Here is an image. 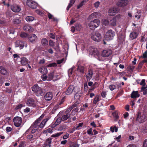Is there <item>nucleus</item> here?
<instances>
[{"mask_svg":"<svg viewBox=\"0 0 147 147\" xmlns=\"http://www.w3.org/2000/svg\"><path fill=\"white\" fill-rule=\"evenodd\" d=\"M49 119V118H47L43 119L39 125H38L39 128H43L45 125L46 123Z\"/></svg>","mask_w":147,"mask_h":147,"instance_id":"24","label":"nucleus"},{"mask_svg":"<svg viewBox=\"0 0 147 147\" xmlns=\"http://www.w3.org/2000/svg\"><path fill=\"white\" fill-rule=\"evenodd\" d=\"M75 95L74 97V98L75 100H78L80 97V95L78 94L77 93H75Z\"/></svg>","mask_w":147,"mask_h":147,"instance_id":"46","label":"nucleus"},{"mask_svg":"<svg viewBox=\"0 0 147 147\" xmlns=\"http://www.w3.org/2000/svg\"><path fill=\"white\" fill-rule=\"evenodd\" d=\"M88 89V86L87 85V82H85L84 85V91L87 92Z\"/></svg>","mask_w":147,"mask_h":147,"instance_id":"47","label":"nucleus"},{"mask_svg":"<svg viewBox=\"0 0 147 147\" xmlns=\"http://www.w3.org/2000/svg\"><path fill=\"white\" fill-rule=\"evenodd\" d=\"M55 119H56V120L54 123V124L55 125L54 127L59 125L62 121L61 118L59 117V115H57V118L56 117Z\"/></svg>","mask_w":147,"mask_h":147,"instance_id":"28","label":"nucleus"},{"mask_svg":"<svg viewBox=\"0 0 147 147\" xmlns=\"http://www.w3.org/2000/svg\"><path fill=\"white\" fill-rule=\"evenodd\" d=\"M123 90H122L121 91L119 92L116 96V98L119 97L120 96H121L123 93Z\"/></svg>","mask_w":147,"mask_h":147,"instance_id":"57","label":"nucleus"},{"mask_svg":"<svg viewBox=\"0 0 147 147\" xmlns=\"http://www.w3.org/2000/svg\"><path fill=\"white\" fill-rule=\"evenodd\" d=\"M98 83L97 82H96L93 84L92 86L94 88H96L98 87Z\"/></svg>","mask_w":147,"mask_h":147,"instance_id":"62","label":"nucleus"},{"mask_svg":"<svg viewBox=\"0 0 147 147\" xmlns=\"http://www.w3.org/2000/svg\"><path fill=\"white\" fill-rule=\"evenodd\" d=\"M145 79H142L141 82L140 83V84L141 85L143 86H145L146 85L145 83Z\"/></svg>","mask_w":147,"mask_h":147,"instance_id":"60","label":"nucleus"},{"mask_svg":"<svg viewBox=\"0 0 147 147\" xmlns=\"http://www.w3.org/2000/svg\"><path fill=\"white\" fill-rule=\"evenodd\" d=\"M109 18L107 20L105 19L103 20V23L104 24L105 26H107L108 25H109Z\"/></svg>","mask_w":147,"mask_h":147,"instance_id":"51","label":"nucleus"},{"mask_svg":"<svg viewBox=\"0 0 147 147\" xmlns=\"http://www.w3.org/2000/svg\"><path fill=\"white\" fill-rule=\"evenodd\" d=\"M55 44V42H53L52 40H50L49 41V45L53 47Z\"/></svg>","mask_w":147,"mask_h":147,"instance_id":"52","label":"nucleus"},{"mask_svg":"<svg viewBox=\"0 0 147 147\" xmlns=\"http://www.w3.org/2000/svg\"><path fill=\"white\" fill-rule=\"evenodd\" d=\"M100 21L99 20L96 19L94 20L91 21L88 24V26L92 30H94L99 25Z\"/></svg>","mask_w":147,"mask_h":147,"instance_id":"5","label":"nucleus"},{"mask_svg":"<svg viewBox=\"0 0 147 147\" xmlns=\"http://www.w3.org/2000/svg\"><path fill=\"white\" fill-rule=\"evenodd\" d=\"M52 138H49L47 139L44 144L42 145V147H51L52 143Z\"/></svg>","mask_w":147,"mask_h":147,"instance_id":"16","label":"nucleus"},{"mask_svg":"<svg viewBox=\"0 0 147 147\" xmlns=\"http://www.w3.org/2000/svg\"><path fill=\"white\" fill-rule=\"evenodd\" d=\"M13 23L15 24H19L20 22V20L18 19H14L13 20Z\"/></svg>","mask_w":147,"mask_h":147,"instance_id":"44","label":"nucleus"},{"mask_svg":"<svg viewBox=\"0 0 147 147\" xmlns=\"http://www.w3.org/2000/svg\"><path fill=\"white\" fill-rule=\"evenodd\" d=\"M19 147H24L26 146L25 143L24 141H22L21 142L19 145Z\"/></svg>","mask_w":147,"mask_h":147,"instance_id":"48","label":"nucleus"},{"mask_svg":"<svg viewBox=\"0 0 147 147\" xmlns=\"http://www.w3.org/2000/svg\"><path fill=\"white\" fill-rule=\"evenodd\" d=\"M28 34L25 32H22L20 34V36L23 38H25L26 37H28Z\"/></svg>","mask_w":147,"mask_h":147,"instance_id":"40","label":"nucleus"},{"mask_svg":"<svg viewBox=\"0 0 147 147\" xmlns=\"http://www.w3.org/2000/svg\"><path fill=\"white\" fill-rule=\"evenodd\" d=\"M26 104L28 106L33 107H35L36 105L35 101L32 98H29L27 100Z\"/></svg>","mask_w":147,"mask_h":147,"instance_id":"12","label":"nucleus"},{"mask_svg":"<svg viewBox=\"0 0 147 147\" xmlns=\"http://www.w3.org/2000/svg\"><path fill=\"white\" fill-rule=\"evenodd\" d=\"M41 42L42 45L46 46L48 45V41L46 38H43L41 40Z\"/></svg>","mask_w":147,"mask_h":147,"instance_id":"33","label":"nucleus"},{"mask_svg":"<svg viewBox=\"0 0 147 147\" xmlns=\"http://www.w3.org/2000/svg\"><path fill=\"white\" fill-rule=\"evenodd\" d=\"M93 71L91 69H89L87 73H85L86 79L88 81H90L92 78L93 74Z\"/></svg>","mask_w":147,"mask_h":147,"instance_id":"14","label":"nucleus"},{"mask_svg":"<svg viewBox=\"0 0 147 147\" xmlns=\"http://www.w3.org/2000/svg\"><path fill=\"white\" fill-rule=\"evenodd\" d=\"M85 1L84 0L82 1L77 6V9H79L83 5H84Z\"/></svg>","mask_w":147,"mask_h":147,"instance_id":"41","label":"nucleus"},{"mask_svg":"<svg viewBox=\"0 0 147 147\" xmlns=\"http://www.w3.org/2000/svg\"><path fill=\"white\" fill-rule=\"evenodd\" d=\"M23 106V105L22 104H20L17 105L15 108V109L16 110H18L19 109H21Z\"/></svg>","mask_w":147,"mask_h":147,"instance_id":"43","label":"nucleus"},{"mask_svg":"<svg viewBox=\"0 0 147 147\" xmlns=\"http://www.w3.org/2000/svg\"><path fill=\"white\" fill-rule=\"evenodd\" d=\"M6 24V22L4 20L0 19V26H4Z\"/></svg>","mask_w":147,"mask_h":147,"instance_id":"56","label":"nucleus"},{"mask_svg":"<svg viewBox=\"0 0 147 147\" xmlns=\"http://www.w3.org/2000/svg\"><path fill=\"white\" fill-rule=\"evenodd\" d=\"M79 90L80 88L78 87H74L73 85H70L67 88L65 93L66 95H69L73 92L75 93H78L79 91Z\"/></svg>","mask_w":147,"mask_h":147,"instance_id":"3","label":"nucleus"},{"mask_svg":"<svg viewBox=\"0 0 147 147\" xmlns=\"http://www.w3.org/2000/svg\"><path fill=\"white\" fill-rule=\"evenodd\" d=\"M12 130L11 128L9 127H7L6 128V130L7 132H10Z\"/></svg>","mask_w":147,"mask_h":147,"instance_id":"63","label":"nucleus"},{"mask_svg":"<svg viewBox=\"0 0 147 147\" xmlns=\"http://www.w3.org/2000/svg\"><path fill=\"white\" fill-rule=\"evenodd\" d=\"M28 60L25 57H22L21 58V63L23 66L25 65L28 63Z\"/></svg>","mask_w":147,"mask_h":147,"instance_id":"22","label":"nucleus"},{"mask_svg":"<svg viewBox=\"0 0 147 147\" xmlns=\"http://www.w3.org/2000/svg\"><path fill=\"white\" fill-rule=\"evenodd\" d=\"M75 1L76 0H70L69 3L66 8L67 11H68L69 9L73 5Z\"/></svg>","mask_w":147,"mask_h":147,"instance_id":"31","label":"nucleus"},{"mask_svg":"<svg viewBox=\"0 0 147 147\" xmlns=\"http://www.w3.org/2000/svg\"><path fill=\"white\" fill-rule=\"evenodd\" d=\"M63 132H60L59 133H58L56 134H53L51 137L54 138L57 137L59 136H60L61 134L63 133Z\"/></svg>","mask_w":147,"mask_h":147,"instance_id":"39","label":"nucleus"},{"mask_svg":"<svg viewBox=\"0 0 147 147\" xmlns=\"http://www.w3.org/2000/svg\"><path fill=\"white\" fill-rule=\"evenodd\" d=\"M0 73L3 75H6L7 74V70L3 66H0Z\"/></svg>","mask_w":147,"mask_h":147,"instance_id":"21","label":"nucleus"},{"mask_svg":"<svg viewBox=\"0 0 147 147\" xmlns=\"http://www.w3.org/2000/svg\"><path fill=\"white\" fill-rule=\"evenodd\" d=\"M100 2L98 1H97L94 4V6L96 8H98L100 5Z\"/></svg>","mask_w":147,"mask_h":147,"instance_id":"53","label":"nucleus"},{"mask_svg":"<svg viewBox=\"0 0 147 147\" xmlns=\"http://www.w3.org/2000/svg\"><path fill=\"white\" fill-rule=\"evenodd\" d=\"M44 115L42 114L40 117L36 119L35 122L31 125L30 127L25 132L26 134H27L28 132L30 130H31V132L32 134L35 133L39 129L38 124L40 121L43 118Z\"/></svg>","mask_w":147,"mask_h":147,"instance_id":"1","label":"nucleus"},{"mask_svg":"<svg viewBox=\"0 0 147 147\" xmlns=\"http://www.w3.org/2000/svg\"><path fill=\"white\" fill-rule=\"evenodd\" d=\"M121 15H118L115 17L113 18H109V25L112 26L115 25L116 22V19H119L121 18Z\"/></svg>","mask_w":147,"mask_h":147,"instance_id":"8","label":"nucleus"},{"mask_svg":"<svg viewBox=\"0 0 147 147\" xmlns=\"http://www.w3.org/2000/svg\"><path fill=\"white\" fill-rule=\"evenodd\" d=\"M143 57L144 58L147 57V50L143 54Z\"/></svg>","mask_w":147,"mask_h":147,"instance_id":"64","label":"nucleus"},{"mask_svg":"<svg viewBox=\"0 0 147 147\" xmlns=\"http://www.w3.org/2000/svg\"><path fill=\"white\" fill-rule=\"evenodd\" d=\"M11 10L14 12H18L20 11L21 8L19 6L16 5H12L11 7Z\"/></svg>","mask_w":147,"mask_h":147,"instance_id":"19","label":"nucleus"},{"mask_svg":"<svg viewBox=\"0 0 147 147\" xmlns=\"http://www.w3.org/2000/svg\"><path fill=\"white\" fill-rule=\"evenodd\" d=\"M135 31L134 30L129 35V37L132 40L136 39L139 33L140 32V27H136L135 28Z\"/></svg>","mask_w":147,"mask_h":147,"instance_id":"6","label":"nucleus"},{"mask_svg":"<svg viewBox=\"0 0 147 147\" xmlns=\"http://www.w3.org/2000/svg\"><path fill=\"white\" fill-rule=\"evenodd\" d=\"M112 53V51L110 49L103 50L102 52V56L104 57H108Z\"/></svg>","mask_w":147,"mask_h":147,"instance_id":"13","label":"nucleus"},{"mask_svg":"<svg viewBox=\"0 0 147 147\" xmlns=\"http://www.w3.org/2000/svg\"><path fill=\"white\" fill-rule=\"evenodd\" d=\"M92 39L95 41L99 42L101 38V34L98 32H93L91 34Z\"/></svg>","mask_w":147,"mask_h":147,"instance_id":"4","label":"nucleus"},{"mask_svg":"<svg viewBox=\"0 0 147 147\" xmlns=\"http://www.w3.org/2000/svg\"><path fill=\"white\" fill-rule=\"evenodd\" d=\"M143 147H147V139H145L144 141Z\"/></svg>","mask_w":147,"mask_h":147,"instance_id":"59","label":"nucleus"},{"mask_svg":"<svg viewBox=\"0 0 147 147\" xmlns=\"http://www.w3.org/2000/svg\"><path fill=\"white\" fill-rule=\"evenodd\" d=\"M54 71H51L48 74L49 79L50 80H52L54 78Z\"/></svg>","mask_w":147,"mask_h":147,"instance_id":"37","label":"nucleus"},{"mask_svg":"<svg viewBox=\"0 0 147 147\" xmlns=\"http://www.w3.org/2000/svg\"><path fill=\"white\" fill-rule=\"evenodd\" d=\"M136 119L141 123H143L147 119V117L145 115H143L142 116L141 113H139L137 115Z\"/></svg>","mask_w":147,"mask_h":147,"instance_id":"11","label":"nucleus"},{"mask_svg":"<svg viewBox=\"0 0 147 147\" xmlns=\"http://www.w3.org/2000/svg\"><path fill=\"white\" fill-rule=\"evenodd\" d=\"M22 121V118L20 117H15L13 119L14 125L17 127L20 126L21 124Z\"/></svg>","mask_w":147,"mask_h":147,"instance_id":"9","label":"nucleus"},{"mask_svg":"<svg viewBox=\"0 0 147 147\" xmlns=\"http://www.w3.org/2000/svg\"><path fill=\"white\" fill-rule=\"evenodd\" d=\"M99 13L97 12H95L92 13L89 16L90 19L93 18H97L98 17Z\"/></svg>","mask_w":147,"mask_h":147,"instance_id":"30","label":"nucleus"},{"mask_svg":"<svg viewBox=\"0 0 147 147\" xmlns=\"http://www.w3.org/2000/svg\"><path fill=\"white\" fill-rule=\"evenodd\" d=\"M34 19V17L31 16H28L26 18V20L28 22H32Z\"/></svg>","mask_w":147,"mask_h":147,"instance_id":"34","label":"nucleus"},{"mask_svg":"<svg viewBox=\"0 0 147 147\" xmlns=\"http://www.w3.org/2000/svg\"><path fill=\"white\" fill-rule=\"evenodd\" d=\"M30 42H34L35 40L37 39V37L34 34H32L30 35H28V37Z\"/></svg>","mask_w":147,"mask_h":147,"instance_id":"20","label":"nucleus"},{"mask_svg":"<svg viewBox=\"0 0 147 147\" xmlns=\"http://www.w3.org/2000/svg\"><path fill=\"white\" fill-rule=\"evenodd\" d=\"M107 94L105 91H102L101 93V96L103 98H105Z\"/></svg>","mask_w":147,"mask_h":147,"instance_id":"55","label":"nucleus"},{"mask_svg":"<svg viewBox=\"0 0 147 147\" xmlns=\"http://www.w3.org/2000/svg\"><path fill=\"white\" fill-rule=\"evenodd\" d=\"M17 47H19L21 48V49H22L24 47V42L23 41L19 40L17 41Z\"/></svg>","mask_w":147,"mask_h":147,"instance_id":"32","label":"nucleus"},{"mask_svg":"<svg viewBox=\"0 0 147 147\" xmlns=\"http://www.w3.org/2000/svg\"><path fill=\"white\" fill-rule=\"evenodd\" d=\"M38 71L43 74H47L48 73V70L47 68L42 66L38 69Z\"/></svg>","mask_w":147,"mask_h":147,"instance_id":"25","label":"nucleus"},{"mask_svg":"<svg viewBox=\"0 0 147 147\" xmlns=\"http://www.w3.org/2000/svg\"><path fill=\"white\" fill-rule=\"evenodd\" d=\"M118 112L117 111H115L113 112L112 115L113 117L116 119H119V116L118 115Z\"/></svg>","mask_w":147,"mask_h":147,"instance_id":"36","label":"nucleus"},{"mask_svg":"<svg viewBox=\"0 0 147 147\" xmlns=\"http://www.w3.org/2000/svg\"><path fill=\"white\" fill-rule=\"evenodd\" d=\"M78 70L82 74H84V67L82 66H78Z\"/></svg>","mask_w":147,"mask_h":147,"instance_id":"35","label":"nucleus"},{"mask_svg":"<svg viewBox=\"0 0 147 147\" xmlns=\"http://www.w3.org/2000/svg\"><path fill=\"white\" fill-rule=\"evenodd\" d=\"M109 88L112 91L116 88V86L114 85L111 84L109 86Z\"/></svg>","mask_w":147,"mask_h":147,"instance_id":"45","label":"nucleus"},{"mask_svg":"<svg viewBox=\"0 0 147 147\" xmlns=\"http://www.w3.org/2000/svg\"><path fill=\"white\" fill-rule=\"evenodd\" d=\"M99 95H96L94 98V99L93 101V104H96L99 100Z\"/></svg>","mask_w":147,"mask_h":147,"instance_id":"38","label":"nucleus"},{"mask_svg":"<svg viewBox=\"0 0 147 147\" xmlns=\"http://www.w3.org/2000/svg\"><path fill=\"white\" fill-rule=\"evenodd\" d=\"M26 3L27 5L31 8L34 9H36L37 7L36 4L30 0H27Z\"/></svg>","mask_w":147,"mask_h":147,"instance_id":"17","label":"nucleus"},{"mask_svg":"<svg viewBox=\"0 0 147 147\" xmlns=\"http://www.w3.org/2000/svg\"><path fill=\"white\" fill-rule=\"evenodd\" d=\"M24 30L26 31L31 32L33 28L30 26L28 24H26L23 27Z\"/></svg>","mask_w":147,"mask_h":147,"instance_id":"26","label":"nucleus"},{"mask_svg":"<svg viewBox=\"0 0 147 147\" xmlns=\"http://www.w3.org/2000/svg\"><path fill=\"white\" fill-rule=\"evenodd\" d=\"M115 35V32L111 30H108L106 33L105 37L107 40H111L113 39Z\"/></svg>","mask_w":147,"mask_h":147,"instance_id":"7","label":"nucleus"},{"mask_svg":"<svg viewBox=\"0 0 147 147\" xmlns=\"http://www.w3.org/2000/svg\"><path fill=\"white\" fill-rule=\"evenodd\" d=\"M138 91H133L131 94V97L133 98H136L140 96Z\"/></svg>","mask_w":147,"mask_h":147,"instance_id":"23","label":"nucleus"},{"mask_svg":"<svg viewBox=\"0 0 147 147\" xmlns=\"http://www.w3.org/2000/svg\"><path fill=\"white\" fill-rule=\"evenodd\" d=\"M76 28L77 30L80 31L82 28V26L81 25L78 24L76 26Z\"/></svg>","mask_w":147,"mask_h":147,"instance_id":"61","label":"nucleus"},{"mask_svg":"<svg viewBox=\"0 0 147 147\" xmlns=\"http://www.w3.org/2000/svg\"><path fill=\"white\" fill-rule=\"evenodd\" d=\"M46 74H43L41 76V77L42 79V80L43 81H45V80H46L47 79V76Z\"/></svg>","mask_w":147,"mask_h":147,"instance_id":"50","label":"nucleus"},{"mask_svg":"<svg viewBox=\"0 0 147 147\" xmlns=\"http://www.w3.org/2000/svg\"><path fill=\"white\" fill-rule=\"evenodd\" d=\"M57 66V64L55 63H53L49 64L47 66V67H54Z\"/></svg>","mask_w":147,"mask_h":147,"instance_id":"42","label":"nucleus"},{"mask_svg":"<svg viewBox=\"0 0 147 147\" xmlns=\"http://www.w3.org/2000/svg\"><path fill=\"white\" fill-rule=\"evenodd\" d=\"M135 67L134 66H129L127 67L128 69L130 71H133Z\"/></svg>","mask_w":147,"mask_h":147,"instance_id":"49","label":"nucleus"},{"mask_svg":"<svg viewBox=\"0 0 147 147\" xmlns=\"http://www.w3.org/2000/svg\"><path fill=\"white\" fill-rule=\"evenodd\" d=\"M32 90L36 96H43L44 92L42 88L39 87L37 84H35L32 87Z\"/></svg>","mask_w":147,"mask_h":147,"instance_id":"2","label":"nucleus"},{"mask_svg":"<svg viewBox=\"0 0 147 147\" xmlns=\"http://www.w3.org/2000/svg\"><path fill=\"white\" fill-rule=\"evenodd\" d=\"M128 3L127 0H121L117 3V5L119 7H123L126 6Z\"/></svg>","mask_w":147,"mask_h":147,"instance_id":"15","label":"nucleus"},{"mask_svg":"<svg viewBox=\"0 0 147 147\" xmlns=\"http://www.w3.org/2000/svg\"><path fill=\"white\" fill-rule=\"evenodd\" d=\"M67 128V127L65 124H62L59 126L57 128L58 131L65 130Z\"/></svg>","mask_w":147,"mask_h":147,"instance_id":"29","label":"nucleus"},{"mask_svg":"<svg viewBox=\"0 0 147 147\" xmlns=\"http://www.w3.org/2000/svg\"><path fill=\"white\" fill-rule=\"evenodd\" d=\"M55 33H50L49 34V37L53 39H55Z\"/></svg>","mask_w":147,"mask_h":147,"instance_id":"54","label":"nucleus"},{"mask_svg":"<svg viewBox=\"0 0 147 147\" xmlns=\"http://www.w3.org/2000/svg\"><path fill=\"white\" fill-rule=\"evenodd\" d=\"M70 117V114H67L65 113L61 118L62 119V121H64L69 119Z\"/></svg>","mask_w":147,"mask_h":147,"instance_id":"27","label":"nucleus"},{"mask_svg":"<svg viewBox=\"0 0 147 147\" xmlns=\"http://www.w3.org/2000/svg\"><path fill=\"white\" fill-rule=\"evenodd\" d=\"M119 8L117 7H112L109 9L108 13L109 15L111 16H114L119 11Z\"/></svg>","mask_w":147,"mask_h":147,"instance_id":"10","label":"nucleus"},{"mask_svg":"<svg viewBox=\"0 0 147 147\" xmlns=\"http://www.w3.org/2000/svg\"><path fill=\"white\" fill-rule=\"evenodd\" d=\"M83 123H80L78 124V125L76 127V129H80L79 128L80 127H82L83 125Z\"/></svg>","mask_w":147,"mask_h":147,"instance_id":"58","label":"nucleus"},{"mask_svg":"<svg viewBox=\"0 0 147 147\" xmlns=\"http://www.w3.org/2000/svg\"><path fill=\"white\" fill-rule=\"evenodd\" d=\"M44 98L45 100L47 101L51 100L53 98V94L51 92H48L45 95Z\"/></svg>","mask_w":147,"mask_h":147,"instance_id":"18","label":"nucleus"}]
</instances>
